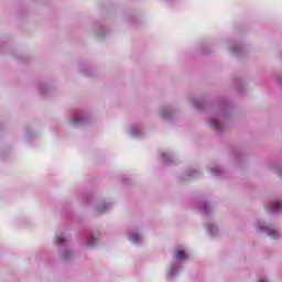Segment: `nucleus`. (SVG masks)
Instances as JSON below:
<instances>
[{
    "mask_svg": "<svg viewBox=\"0 0 282 282\" xmlns=\"http://www.w3.org/2000/svg\"><path fill=\"white\" fill-rule=\"evenodd\" d=\"M258 282H264L263 280H260V281H258Z\"/></svg>",
    "mask_w": 282,
    "mask_h": 282,
    "instance_id": "9d476101",
    "label": "nucleus"
},
{
    "mask_svg": "<svg viewBox=\"0 0 282 282\" xmlns=\"http://www.w3.org/2000/svg\"><path fill=\"white\" fill-rule=\"evenodd\" d=\"M270 213H279L282 210V203L275 202L272 207H269Z\"/></svg>",
    "mask_w": 282,
    "mask_h": 282,
    "instance_id": "f257e3e1",
    "label": "nucleus"
},
{
    "mask_svg": "<svg viewBox=\"0 0 282 282\" xmlns=\"http://www.w3.org/2000/svg\"><path fill=\"white\" fill-rule=\"evenodd\" d=\"M88 246H94V241L91 237L88 239Z\"/></svg>",
    "mask_w": 282,
    "mask_h": 282,
    "instance_id": "1a4fd4ad",
    "label": "nucleus"
},
{
    "mask_svg": "<svg viewBox=\"0 0 282 282\" xmlns=\"http://www.w3.org/2000/svg\"><path fill=\"white\" fill-rule=\"evenodd\" d=\"M55 243L56 246H63V243H65V238H63V236H56Z\"/></svg>",
    "mask_w": 282,
    "mask_h": 282,
    "instance_id": "7ed1b4c3",
    "label": "nucleus"
},
{
    "mask_svg": "<svg viewBox=\"0 0 282 282\" xmlns=\"http://www.w3.org/2000/svg\"><path fill=\"white\" fill-rule=\"evenodd\" d=\"M210 124H212V127H213L214 129H217V127H219V121L213 120V121L210 122Z\"/></svg>",
    "mask_w": 282,
    "mask_h": 282,
    "instance_id": "39448f33",
    "label": "nucleus"
},
{
    "mask_svg": "<svg viewBox=\"0 0 282 282\" xmlns=\"http://www.w3.org/2000/svg\"><path fill=\"white\" fill-rule=\"evenodd\" d=\"M186 257H187L186 253L182 250H177L175 252V259H177L178 261L186 259Z\"/></svg>",
    "mask_w": 282,
    "mask_h": 282,
    "instance_id": "f03ea898",
    "label": "nucleus"
},
{
    "mask_svg": "<svg viewBox=\"0 0 282 282\" xmlns=\"http://www.w3.org/2000/svg\"><path fill=\"white\" fill-rule=\"evenodd\" d=\"M131 240L134 242V243H138L140 241V235L138 234H133L131 236Z\"/></svg>",
    "mask_w": 282,
    "mask_h": 282,
    "instance_id": "20e7f679",
    "label": "nucleus"
},
{
    "mask_svg": "<svg viewBox=\"0 0 282 282\" xmlns=\"http://www.w3.org/2000/svg\"><path fill=\"white\" fill-rule=\"evenodd\" d=\"M62 257H63L64 261H67L69 259V252L63 253Z\"/></svg>",
    "mask_w": 282,
    "mask_h": 282,
    "instance_id": "6e6552de",
    "label": "nucleus"
},
{
    "mask_svg": "<svg viewBox=\"0 0 282 282\" xmlns=\"http://www.w3.org/2000/svg\"><path fill=\"white\" fill-rule=\"evenodd\" d=\"M79 122H80V118H78V117H75L72 119L73 124H78Z\"/></svg>",
    "mask_w": 282,
    "mask_h": 282,
    "instance_id": "0eeeda50",
    "label": "nucleus"
},
{
    "mask_svg": "<svg viewBox=\"0 0 282 282\" xmlns=\"http://www.w3.org/2000/svg\"><path fill=\"white\" fill-rule=\"evenodd\" d=\"M269 236L272 237L273 239H276L279 234H276V231L272 230V231L269 232Z\"/></svg>",
    "mask_w": 282,
    "mask_h": 282,
    "instance_id": "423d86ee",
    "label": "nucleus"
}]
</instances>
